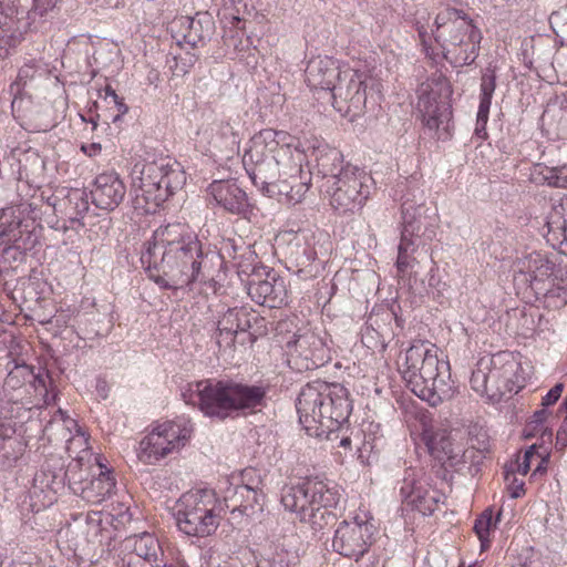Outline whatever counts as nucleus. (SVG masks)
<instances>
[{"label": "nucleus", "mask_w": 567, "mask_h": 567, "mask_svg": "<svg viewBox=\"0 0 567 567\" xmlns=\"http://www.w3.org/2000/svg\"><path fill=\"white\" fill-rule=\"evenodd\" d=\"M495 89V70L492 68H487L481 78L480 105L476 115V125L474 130V134L482 140L487 138L486 124L488 121L489 109Z\"/></svg>", "instance_id": "33"}, {"label": "nucleus", "mask_w": 567, "mask_h": 567, "mask_svg": "<svg viewBox=\"0 0 567 567\" xmlns=\"http://www.w3.org/2000/svg\"><path fill=\"white\" fill-rule=\"evenodd\" d=\"M437 352L430 341H415L406 349L400 365L408 389L431 406L440 405L455 393L450 363L439 359Z\"/></svg>", "instance_id": "4"}, {"label": "nucleus", "mask_w": 567, "mask_h": 567, "mask_svg": "<svg viewBox=\"0 0 567 567\" xmlns=\"http://www.w3.org/2000/svg\"><path fill=\"white\" fill-rule=\"evenodd\" d=\"M421 439L427 453L443 467L454 468L461 463L460 450L455 451L446 430L434 429L423 419Z\"/></svg>", "instance_id": "23"}, {"label": "nucleus", "mask_w": 567, "mask_h": 567, "mask_svg": "<svg viewBox=\"0 0 567 567\" xmlns=\"http://www.w3.org/2000/svg\"><path fill=\"white\" fill-rule=\"evenodd\" d=\"M493 527H495V523L493 522V511L492 508H486L475 519L473 527L477 538L481 542L482 551L488 549L491 546L489 533Z\"/></svg>", "instance_id": "44"}, {"label": "nucleus", "mask_w": 567, "mask_h": 567, "mask_svg": "<svg viewBox=\"0 0 567 567\" xmlns=\"http://www.w3.org/2000/svg\"><path fill=\"white\" fill-rule=\"evenodd\" d=\"M432 35L445 60L454 66L471 65L478 56L482 32L461 9L447 7L440 11Z\"/></svg>", "instance_id": "7"}, {"label": "nucleus", "mask_w": 567, "mask_h": 567, "mask_svg": "<svg viewBox=\"0 0 567 567\" xmlns=\"http://www.w3.org/2000/svg\"><path fill=\"white\" fill-rule=\"evenodd\" d=\"M381 445H382V440L381 439L373 437L372 441H370V435H365L364 436V442H363V450L364 451H370V452L379 451Z\"/></svg>", "instance_id": "59"}, {"label": "nucleus", "mask_w": 567, "mask_h": 567, "mask_svg": "<svg viewBox=\"0 0 567 567\" xmlns=\"http://www.w3.org/2000/svg\"><path fill=\"white\" fill-rule=\"evenodd\" d=\"M332 106L342 115H359L367 104V83L363 74L349 68L343 70V75L337 81L328 94Z\"/></svg>", "instance_id": "16"}, {"label": "nucleus", "mask_w": 567, "mask_h": 567, "mask_svg": "<svg viewBox=\"0 0 567 567\" xmlns=\"http://www.w3.org/2000/svg\"><path fill=\"white\" fill-rule=\"evenodd\" d=\"M534 173L538 174L540 181L553 187L567 188V166L548 167L537 164Z\"/></svg>", "instance_id": "41"}, {"label": "nucleus", "mask_w": 567, "mask_h": 567, "mask_svg": "<svg viewBox=\"0 0 567 567\" xmlns=\"http://www.w3.org/2000/svg\"><path fill=\"white\" fill-rule=\"evenodd\" d=\"M343 75V70L337 60L330 56L312 58L305 70L306 82L311 90H321L326 94Z\"/></svg>", "instance_id": "25"}, {"label": "nucleus", "mask_w": 567, "mask_h": 567, "mask_svg": "<svg viewBox=\"0 0 567 567\" xmlns=\"http://www.w3.org/2000/svg\"><path fill=\"white\" fill-rule=\"evenodd\" d=\"M82 151L89 156H94L101 152V145L95 143H92L89 146L83 145Z\"/></svg>", "instance_id": "62"}, {"label": "nucleus", "mask_w": 567, "mask_h": 567, "mask_svg": "<svg viewBox=\"0 0 567 567\" xmlns=\"http://www.w3.org/2000/svg\"><path fill=\"white\" fill-rule=\"evenodd\" d=\"M16 0H0V39L8 48H17L21 43V30L28 28L29 22L16 21Z\"/></svg>", "instance_id": "35"}, {"label": "nucleus", "mask_w": 567, "mask_h": 567, "mask_svg": "<svg viewBox=\"0 0 567 567\" xmlns=\"http://www.w3.org/2000/svg\"><path fill=\"white\" fill-rule=\"evenodd\" d=\"M267 386L234 379H206L189 383L182 392L187 404L197 406L205 416L225 420L241 411L266 405Z\"/></svg>", "instance_id": "3"}, {"label": "nucleus", "mask_w": 567, "mask_h": 567, "mask_svg": "<svg viewBox=\"0 0 567 567\" xmlns=\"http://www.w3.org/2000/svg\"><path fill=\"white\" fill-rule=\"evenodd\" d=\"M259 320L264 319L249 306L228 308L218 320L219 338L217 343L221 346L224 342L226 347L234 346L236 336L240 332H248Z\"/></svg>", "instance_id": "22"}, {"label": "nucleus", "mask_w": 567, "mask_h": 567, "mask_svg": "<svg viewBox=\"0 0 567 567\" xmlns=\"http://www.w3.org/2000/svg\"><path fill=\"white\" fill-rule=\"evenodd\" d=\"M423 485L413 476H405L400 485V496L403 503L412 505L413 498L419 494Z\"/></svg>", "instance_id": "48"}, {"label": "nucleus", "mask_w": 567, "mask_h": 567, "mask_svg": "<svg viewBox=\"0 0 567 567\" xmlns=\"http://www.w3.org/2000/svg\"><path fill=\"white\" fill-rule=\"evenodd\" d=\"M138 184L133 182L135 207L155 212L186 182L182 165L169 156L146 161L140 172Z\"/></svg>", "instance_id": "8"}, {"label": "nucleus", "mask_w": 567, "mask_h": 567, "mask_svg": "<svg viewBox=\"0 0 567 567\" xmlns=\"http://www.w3.org/2000/svg\"><path fill=\"white\" fill-rule=\"evenodd\" d=\"M208 189L216 204L226 212L244 217L250 212L247 194L235 181H214Z\"/></svg>", "instance_id": "26"}, {"label": "nucleus", "mask_w": 567, "mask_h": 567, "mask_svg": "<svg viewBox=\"0 0 567 567\" xmlns=\"http://www.w3.org/2000/svg\"><path fill=\"white\" fill-rule=\"evenodd\" d=\"M221 509L213 492L196 491L181 496L173 515L176 526L185 535L207 537L218 528Z\"/></svg>", "instance_id": "9"}, {"label": "nucleus", "mask_w": 567, "mask_h": 567, "mask_svg": "<svg viewBox=\"0 0 567 567\" xmlns=\"http://www.w3.org/2000/svg\"><path fill=\"white\" fill-rule=\"evenodd\" d=\"M193 424L189 420L178 417L156 425L140 442L137 458L145 464H155L174 451H178L190 439Z\"/></svg>", "instance_id": "12"}, {"label": "nucleus", "mask_w": 567, "mask_h": 567, "mask_svg": "<svg viewBox=\"0 0 567 567\" xmlns=\"http://www.w3.org/2000/svg\"><path fill=\"white\" fill-rule=\"evenodd\" d=\"M491 385L497 395L518 393L524 386V379L519 375L520 363L514 353L501 351L489 359Z\"/></svg>", "instance_id": "19"}, {"label": "nucleus", "mask_w": 567, "mask_h": 567, "mask_svg": "<svg viewBox=\"0 0 567 567\" xmlns=\"http://www.w3.org/2000/svg\"><path fill=\"white\" fill-rule=\"evenodd\" d=\"M214 259L220 257L204 251L197 235L181 223L157 228L141 252V264L148 278L167 290L206 282Z\"/></svg>", "instance_id": "1"}, {"label": "nucleus", "mask_w": 567, "mask_h": 567, "mask_svg": "<svg viewBox=\"0 0 567 567\" xmlns=\"http://www.w3.org/2000/svg\"><path fill=\"white\" fill-rule=\"evenodd\" d=\"M32 236L29 235L24 239H16V241H11L12 245L2 248L1 256L4 258L8 268L13 262L22 261L25 254L32 251L40 244L35 243V237L33 238Z\"/></svg>", "instance_id": "40"}, {"label": "nucleus", "mask_w": 567, "mask_h": 567, "mask_svg": "<svg viewBox=\"0 0 567 567\" xmlns=\"http://www.w3.org/2000/svg\"><path fill=\"white\" fill-rule=\"evenodd\" d=\"M539 447L544 449V451H543L540 464L536 467V470L534 471V474H536L538 472L546 471V466H544V464L547 463V458L549 456V451L546 447H544L543 444Z\"/></svg>", "instance_id": "61"}, {"label": "nucleus", "mask_w": 567, "mask_h": 567, "mask_svg": "<svg viewBox=\"0 0 567 567\" xmlns=\"http://www.w3.org/2000/svg\"><path fill=\"white\" fill-rule=\"evenodd\" d=\"M546 298H558L564 305L567 303V286L550 284L545 286V290L540 292Z\"/></svg>", "instance_id": "52"}, {"label": "nucleus", "mask_w": 567, "mask_h": 567, "mask_svg": "<svg viewBox=\"0 0 567 567\" xmlns=\"http://www.w3.org/2000/svg\"><path fill=\"white\" fill-rule=\"evenodd\" d=\"M564 391V384L563 383H556L547 393L545 396H543L542 405L544 408L554 405L559 398L561 396V393Z\"/></svg>", "instance_id": "53"}, {"label": "nucleus", "mask_w": 567, "mask_h": 567, "mask_svg": "<svg viewBox=\"0 0 567 567\" xmlns=\"http://www.w3.org/2000/svg\"><path fill=\"white\" fill-rule=\"evenodd\" d=\"M536 449H537V445L534 444L532 446H529L525 453H524V457H523V461L522 462H516V463H512L516 470V472H518L519 474L522 475H526L530 468V462H532V458L533 456L535 455L536 453Z\"/></svg>", "instance_id": "51"}, {"label": "nucleus", "mask_w": 567, "mask_h": 567, "mask_svg": "<svg viewBox=\"0 0 567 567\" xmlns=\"http://www.w3.org/2000/svg\"><path fill=\"white\" fill-rule=\"evenodd\" d=\"M3 451V457L7 460L8 465L16 462L23 452V444L12 437H3L0 435V452Z\"/></svg>", "instance_id": "47"}, {"label": "nucleus", "mask_w": 567, "mask_h": 567, "mask_svg": "<svg viewBox=\"0 0 567 567\" xmlns=\"http://www.w3.org/2000/svg\"><path fill=\"white\" fill-rule=\"evenodd\" d=\"M288 235L290 238L285 248L288 270L293 271L301 279L313 277L317 272L313 265L317 259L315 235L307 229L289 231Z\"/></svg>", "instance_id": "18"}, {"label": "nucleus", "mask_w": 567, "mask_h": 567, "mask_svg": "<svg viewBox=\"0 0 567 567\" xmlns=\"http://www.w3.org/2000/svg\"><path fill=\"white\" fill-rule=\"evenodd\" d=\"M239 126L240 123L238 117H229L217 124L215 134L210 140V145L213 150L219 153L220 156L230 158L234 154L239 152L241 141Z\"/></svg>", "instance_id": "31"}, {"label": "nucleus", "mask_w": 567, "mask_h": 567, "mask_svg": "<svg viewBox=\"0 0 567 567\" xmlns=\"http://www.w3.org/2000/svg\"><path fill=\"white\" fill-rule=\"evenodd\" d=\"M94 475L85 483L80 497L89 504L99 505L110 498L115 491L116 481L112 472L103 464L95 466Z\"/></svg>", "instance_id": "29"}, {"label": "nucleus", "mask_w": 567, "mask_h": 567, "mask_svg": "<svg viewBox=\"0 0 567 567\" xmlns=\"http://www.w3.org/2000/svg\"><path fill=\"white\" fill-rule=\"evenodd\" d=\"M549 24L554 32L566 33L567 4L549 16Z\"/></svg>", "instance_id": "50"}, {"label": "nucleus", "mask_w": 567, "mask_h": 567, "mask_svg": "<svg viewBox=\"0 0 567 567\" xmlns=\"http://www.w3.org/2000/svg\"><path fill=\"white\" fill-rule=\"evenodd\" d=\"M417 109L424 126L434 133L437 140L450 137L452 118V87L443 75L433 76L417 87Z\"/></svg>", "instance_id": "10"}, {"label": "nucleus", "mask_w": 567, "mask_h": 567, "mask_svg": "<svg viewBox=\"0 0 567 567\" xmlns=\"http://www.w3.org/2000/svg\"><path fill=\"white\" fill-rule=\"evenodd\" d=\"M195 61H196L195 55L194 54H189L188 59H187V62H183L181 66L178 65V63H176L175 68H176V70L179 73L186 74L188 72V68H190L194 64ZM175 62H177L176 59H175Z\"/></svg>", "instance_id": "60"}, {"label": "nucleus", "mask_w": 567, "mask_h": 567, "mask_svg": "<svg viewBox=\"0 0 567 567\" xmlns=\"http://www.w3.org/2000/svg\"><path fill=\"white\" fill-rule=\"evenodd\" d=\"M302 152L308 164L315 169L311 174L321 176L324 179V184L321 187L330 184V179H336L346 169L342 153L322 141L313 140L309 142Z\"/></svg>", "instance_id": "20"}, {"label": "nucleus", "mask_w": 567, "mask_h": 567, "mask_svg": "<svg viewBox=\"0 0 567 567\" xmlns=\"http://www.w3.org/2000/svg\"><path fill=\"white\" fill-rule=\"evenodd\" d=\"M340 499L341 493L334 483L317 478L285 486L281 491V504L285 509L295 513L301 523L308 524L313 534L337 524L338 516L334 509Z\"/></svg>", "instance_id": "6"}, {"label": "nucleus", "mask_w": 567, "mask_h": 567, "mask_svg": "<svg viewBox=\"0 0 567 567\" xmlns=\"http://www.w3.org/2000/svg\"><path fill=\"white\" fill-rule=\"evenodd\" d=\"M182 35L184 43L196 48L204 44L214 32V20L207 12H197L194 17L184 16L176 19L172 30Z\"/></svg>", "instance_id": "27"}, {"label": "nucleus", "mask_w": 567, "mask_h": 567, "mask_svg": "<svg viewBox=\"0 0 567 567\" xmlns=\"http://www.w3.org/2000/svg\"><path fill=\"white\" fill-rule=\"evenodd\" d=\"M251 472L243 474V483L234 487L231 495L225 496V502L233 505L231 514H247L248 509H252L255 505H259L264 499V493L259 487V480H248L247 476Z\"/></svg>", "instance_id": "30"}, {"label": "nucleus", "mask_w": 567, "mask_h": 567, "mask_svg": "<svg viewBox=\"0 0 567 567\" xmlns=\"http://www.w3.org/2000/svg\"><path fill=\"white\" fill-rule=\"evenodd\" d=\"M109 107H113L116 113L111 116L113 123H117L121 117L128 112V106L124 103L122 97H117L116 101H112Z\"/></svg>", "instance_id": "55"}, {"label": "nucleus", "mask_w": 567, "mask_h": 567, "mask_svg": "<svg viewBox=\"0 0 567 567\" xmlns=\"http://www.w3.org/2000/svg\"><path fill=\"white\" fill-rule=\"evenodd\" d=\"M338 176L324 186L332 208L339 214L361 210L370 196L372 177L350 163L346 164V169Z\"/></svg>", "instance_id": "11"}, {"label": "nucleus", "mask_w": 567, "mask_h": 567, "mask_svg": "<svg viewBox=\"0 0 567 567\" xmlns=\"http://www.w3.org/2000/svg\"><path fill=\"white\" fill-rule=\"evenodd\" d=\"M375 532L372 519H361L359 516L352 520L343 519L334 530L332 548L341 556L358 561L373 544Z\"/></svg>", "instance_id": "14"}, {"label": "nucleus", "mask_w": 567, "mask_h": 567, "mask_svg": "<svg viewBox=\"0 0 567 567\" xmlns=\"http://www.w3.org/2000/svg\"><path fill=\"white\" fill-rule=\"evenodd\" d=\"M131 556L140 557L148 567H167L173 564L163 563V550L158 539L148 533L135 536Z\"/></svg>", "instance_id": "36"}, {"label": "nucleus", "mask_w": 567, "mask_h": 567, "mask_svg": "<svg viewBox=\"0 0 567 567\" xmlns=\"http://www.w3.org/2000/svg\"><path fill=\"white\" fill-rule=\"evenodd\" d=\"M491 368L489 363L484 365V362L481 361L477 365V369H475L472 372L471 377V386L472 389L480 393V394H487L491 396L497 395L495 392V389L491 385Z\"/></svg>", "instance_id": "42"}, {"label": "nucleus", "mask_w": 567, "mask_h": 567, "mask_svg": "<svg viewBox=\"0 0 567 567\" xmlns=\"http://www.w3.org/2000/svg\"><path fill=\"white\" fill-rule=\"evenodd\" d=\"M278 132L266 128L255 134L243 156L244 168L251 183L266 196L272 198L288 193L295 185L288 179L296 178L301 166L287 156L289 151L280 147L276 140Z\"/></svg>", "instance_id": "2"}, {"label": "nucleus", "mask_w": 567, "mask_h": 567, "mask_svg": "<svg viewBox=\"0 0 567 567\" xmlns=\"http://www.w3.org/2000/svg\"><path fill=\"white\" fill-rule=\"evenodd\" d=\"M41 208L42 206L35 199L1 208L0 237L16 241V239H24L27 236L33 235L35 243H40L42 226L38 220L41 219Z\"/></svg>", "instance_id": "13"}, {"label": "nucleus", "mask_w": 567, "mask_h": 567, "mask_svg": "<svg viewBox=\"0 0 567 567\" xmlns=\"http://www.w3.org/2000/svg\"><path fill=\"white\" fill-rule=\"evenodd\" d=\"M288 364L298 372L315 370L330 360V350L322 337L307 331L288 343Z\"/></svg>", "instance_id": "17"}, {"label": "nucleus", "mask_w": 567, "mask_h": 567, "mask_svg": "<svg viewBox=\"0 0 567 567\" xmlns=\"http://www.w3.org/2000/svg\"><path fill=\"white\" fill-rule=\"evenodd\" d=\"M420 245L421 243L416 241L415 239H411L410 237L408 239L401 236L400 244L398 246V258L395 262L398 275L400 277H404L408 271L413 268L416 261L414 252Z\"/></svg>", "instance_id": "39"}, {"label": "nucleus", "mask_w": 567, "mask_h": 567, "mask_svg": "<svg viewBox=\"0 0 567 567\" xmlns=\"http://www.w3.org/2000/svg\"><path fill=\"white\" fill-rule=\"evenodd\" d=\"M515 472L513 464L504 466V480L509 482L508 489L512 498H518L525 494L524 482L515 477Z\"/></svg>", "instance_id": "49"}, {"label": "nucleus", "mask_w": 567, "mask_h": 567, "mask_svg": "<svg viewBox=\"0 0 567 567\" xmlns=\"http://www.w3.org/2000/svg\"><path fill=\"white\" fill-rule=\"evenodd\" d=\"M548 414H549L548 411L544 406H543V409L535 411L530 417V421L527 424V427L535 431L538 427L543 426V424L545 423V421L548 417Z\"/></svg>", "instance_id": "54"}, {"label": "nucleus", "mask_w": 567, "mask_h": 567, "mask_svg": "<svg viewBox=\"0 0 567 567\" xmlns=\"http://www.w3.org/2000/svg\"><path fill=\"white\" fill-rule=\"evenodd\" d=\"M401 236L415 239L421 244L433 240L436 236V215L425 206L422 192L419 196L406 193L401 205Z\"/></svg>", "instance_id": "15"}, {"label": "nucleus", "mask_w": 567, "mask_h": 567, "mask_svg": "<svg viewBox=\"0 0 567 567\" xmlns=\"http://www.w3.org/2000/svg\"><path fill=\"white\" fill-rule=\"evenodd\" d=\"M567 446V416L563 421L556 435V449L564 450Z\"/></svg>", "instance_id": "57"}, {"label": "nucleus", "mask_w": 567, "mask_h": 567, "mask_svg": "<svg viewBox=\"0 0 567 567\" xmlns=\"http://www.w3.org/2000/svg\"><path fill=\"white\" fill-rule=\"evenodd\" d=\"M48 206L53 208L54 213H60L71 221H79L89 210L86 193L82 189H70L63 198L51 196L48 198Z\"/></svg>", "instance_id": "34"}, {"label": "nucleus", "mask_w": 567, "mask_h": 567, "mask_svg": "<svg viewBox=\"0 0 567 567\" xmlns=\"http://www.w3.org/2000/svg\"><path fill=\"white\" fill-rule=\"evenodd\" d=\"M103 92L104 94H102L101 90L99 91V97H102L107 105H111V102L116 101L118 97L115 90L111 85H106Z\"/></svg>", "instance_id": "58"}, {"label": "nucleus", "mask_w": 567, "mask_h": 567, "mask_svg": "<svg viewBox=\"0 0 567 567\" xmlns=\"http://www.w3.org/2000/svg\"><path fill=\"white\" fill-rule=\"evenodd\" d=\"M419 37L424 45L427 44V41L433 37L432 33L430 34L424 27L417 28Z\"/></svg>", "instance_id": "63"}, {"label": "nucleus", "mask_w": 567, "mask_h": 567, "mask_svg": "<svg viewBox=\"0 0 567 567\" xmlns=\"http://www.w3.org/2000/svg\"><path fill=\"white\" fill-rule=\"evenodd\" d=\"M101 464L96 456L84 452L81 456L73 458L65 468L66 483L74 495L80 496L85 483L97 471L95 466Z\"/></svg>", "instance_id": "32"}, {"label": "nucleus", "mask_w": 567, "mask_h": 567, "mask_svg": "<svg viewBox=\"0 0 567 567\" xmlns=\"http://www.w3.org/2000/svg\"><path fill=\"white\" fill-rule=\"evenodd\" d=\"M417 493L419 494L412 501L411 507L419 511L423 515H432L436 508V497L424 486Z\"/></svg>", "instance_id": "45"}, {"label": "nucleus", "mask_w": 567, "mask_h": 567, "mask_svg": "<svg viewBox=\"0 0 567 567\" xmlns=\"http://www.w3.org/2000/svg\"><path fill=\"white\" fill-rule=\"evenodd\" d=\"M126 186L115 172L99 174L90 188L92 203L100 209L114 210L123 202Z\"/></svg>", "instance_id": "24"}, {"label": "nucleus", "mask_w": 567, "mask_h": 567, "mask_svg": "<svg viewBox=\"0 0 567 567\" xmlns=\"http://www.w3.org/2000/svg\"><path fill=\"white\" fill-rule=\"evenodd\" d=\"M48 225L55 229V230H61L63 233H66L69 227L63 223V224H60V221L56 219L54 221H51V220H47Z\"/></svg>", "instance_id": "64"}, {"label": "nucleus", "mask_w": 567, "mask_h": 567, "mask_svg": "<svg viewBox=\"0 0 567 567\" xmlns=\"http://www.w3.org/2000/svg\"><path fill=\"white\" fill-rule=\"evenodd\" d=\"M251 300L270 309L287 305L288 292L285 280L274 270L268 271L264 279L256 274L247 284Z\"/></svg>", "instance_id": "21"}, {"label": "nucleus", "mask_w": 567, "mask_h": 567, "mask_svg": "<svg viewBox=\"0 0 567 567\" xmlns=\"http://www.w3.org/2000/svg\"><path fill=\"white\" fill-rule=\"evenodd\" d=\"M32 378V368L25 363L18 364L14 362V365L9 370L7 378L4 379L3 388L4 390H19L27 382H31Z\"/></svg>", "instance_id": "43"}, {"label": "nucleus", "mask_w": 567, "mask_h": 567, "mask_svg": "<svg viewBox=\"0 0 567 567\" xmlns=\"http://www.w3.org/2000/svg\"><path fill=\"white\" fill-rule=\"evenodd\" d=\"M30 383H32V386L34 388L35 392L43 396L45 404H51V402L54 401L55 394H52V396L50 398L49 388L52 386V380L48 371L39 372L38 374H34L32 372Z\"/></svg>", "instance_id": "46"}, {"label": "nucleus", "mask_w": 567, "mask_h": 567, "mask_svg": "<svg viewBox=\"0 0 567 567\" xmlns=\"http://www.w3.org/2000/svg\"><path fill=\"white\" fill-rule=\"evenodd\" d=\"M519 271L526 275L530 288L540 295L545 290L546 280L556 271V260L547 255L534 251L518 262Z\"/></svg>", "instance_id": "28"}, {"label": "nucleus", "mask_w": 567, "mask_h": 567, "mask_svg": "<svg viewBox=\"0 0 567 567\" xmlns=\"http://www.w3.org/2000/svg\"><path fill=\"white\" fill-rule=\"evenodd\" d=\"M55 464L47 462L40 473L34 476V482L40 483L42 487L58 493L63 489L66 483L65 471L62 472L63 466L59 464V461H54Z\"/></svg>", "instance_id": "38"}, {"label": "nucleus", "mask_w": 567, "mask_h": 567, "mask_svg": "<svg viewBox=\"0 0 567 567\" xmlns=\"http://www.w3.org/2000/svg\"><path fill=\"white\" fill-rule=\"evenodd\" d=\"M58 0H33V6L30 10L25 11L20 9L16 4V12L12 14L16 21H25L29 22L28 28L25 30H21V42L25 39V34L32 31H35L39 27L38 18L42 19L50 11L54 9Z\"/></svg>", "instance_id": "37"}, {"label": "nucleus", "mask_w": 567, "mask_h": 567, "mask_svg": "<svg viewBox=\"0 0 567 567\" xmlns=\"http://www.w3.org/2000/svg\"><path fill=\"white\" fill-rule=\"evenodd\" d=\"M117 567H148V564L143 561L140 557L126 554L121 558V561L117 563Z\"/></svg>", "instance_id": "56"}, {"label": "nucleus", "mask_w": 567, "mask_h": 567, "mask_svg": "<svg viewBox=\"0 0 567 567\" xmlns=\"http://www.w3.org/2000/svg\"><path fill=\"white\" fill-rule=\"evenodd\" d=\"M296 409L306 431L320 436L339 430L348 421L352 403L342 384L317 380L301 388Z\"/></svg>", "instance_id": "5"}]
</instances>
